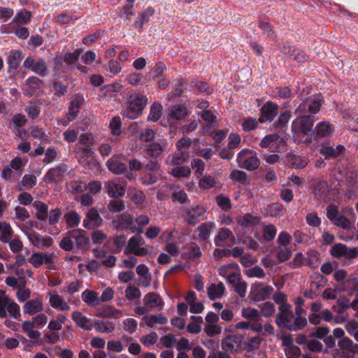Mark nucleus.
Here are the masks:
<instances>
[{
    "label": "nucleus",
    "mask_w": 358,
    "mask_h": 358,
    "mask_svg": "<svg viewBox=\"0 0 358 358\" xmlns=\"http://www.w3.org/2000/svg\"><path fill=\"white\" fill-rule=\"evenodd\" d=\"M106 165L108 170L115 174L123 173L127 170L125 164L113 158L107 161Z\"/></svg>",
    "instance_id": "32"
},
{
    "label": "nucleus",
    "mask_w": 358,
    "mask_h": 358,
    "mask_svg": "<svg viewBox=\"0 0 358 358\" xmlns=\"http://www.w3.org/2000/svg\"><path fill=\"white\" fill-rule=\"evenodd\" d=\"M147 326L152 327L155 324H166L168 322L167 317L162 314L147 315L143 317Z\"/></svg>",
    "instance_id": "37"
},
{
    "label": "nucleus",
    "mask_w": 358,
    "mask_h": 358,
    "mask_svg": "<svg viewBox=\"0 0 358 358\" xmlns=\"http://www.w3.org/2000/svg\"><path fill=\"white\" fill-rule=\"evenodd\" d=\"M278 106L273 102H267L261 108L259 122L272 121L278 115Z\"/></svg>",
    "instance_id": "13"
},
{
    "label": "nucleus",
    "mask_w": 358,
    "mask_h": 358,
    "mask_svg": "<svg viewBox=\"0 0 358 358\" xmlns=\"http://www.w3.org/2000/svg\"><path fill=\"white\" fill-rule=\"evenodd\" d=\"M33 206L36 209V218L41 221H46L48 218V207L41 201H36L33 203Z\"/></svg>",
    "instance_id": "34"
},
{
    "label": "nucleus",
    "mask_w": 358,
    "mask_h": 358,
    "mask_svg": "<svg viewBox=\"0 0 358 358\" xmlns=\"http://www.w3.org/2000/svg\"><path fill=\"white\" fill-rule=\"evenodd\" d=\"M326 210L327 217L332 223L341 215V213H339L338 207L334 204H329L327 207Z\"/></svg>",
    "instance_id": "59"
},
{
    "label": "nucleus",
    "mask_w": 358,
    "mask_h": 358,
    "mask_svg": "<svg viewBox=\"0 0 358 358\" xmlns=\"http://www.w3.org/2000/svg\"><path fill=\"white\" fill-rule=\"evenodd\" d=\"M14 232L10 224L5 221L0 220V241L7 243L13 238Z\"/></svg>",
    "instance_id": "26"
},
{
    "label": "nucleus",
    "mask_w": 358,
    "mask_h": 358,
    "mask_svg": "<svg viewBox=\"0 0 358 358\" xmlns=\"http://www.w3.org/2000/svg\"><path fill=\"white\" fill-rule=\"evenodd\" d=\"M138 234L129 238L128 244L124 251L125 255L133 254L136 256L143 257L148 254L149 251L145 248H141L145 244L144 239Z\"/></svg>",
    "instance_id": "7"
},
{
    "label": "nucleus",
    "mask_w": 358,
    "mask_h": 358,
    "mask_svg": "<svg viewBox=\"0 0 358 358\" xmlns=\"http://www.w3.org/2000/svg\"><path fill=\"white\" fill-rule=\"evenodd\" d=\"M242 338L237 335H229L222 341V348L224 351H236L241 347Z\"/></svg>",
    "instance_id": "14"
},
{
    "label": "nucleus",
    "mask_w": 358,
    "mask_h": 358,
    "mask_svg": "<svg viewBox=\"0 0 358 358\" xmlns=\"http://www.w3.org/2000/svg\"><path fill=\"white\" fill-rule=\"evenodd\" d=\"M227 239H229L232 243H235L236 238L232 231L227 228H221L215 237V244L216 246L222 247L224 246L223 242Z\"/></svg>",
    "instance_id": "21"
},
{
    "label": "nucleus",
    "mask_w": 358,
    "mask_h": 358,
    "mask_svg": "<svg viewBox=\"0 0 358 358\" xmlns=\"http://www.w3.org/2000/svg\"><path fill=\"white\" fill-rule=\"evenodd\" d=\"M307 324L308 322L306 317L296 316L294 322L292 323V324L289 327V331H299L305 327L307 325Z\"/></svg>",
    "instance_id": "53"
},
{
    "label": "nucleus",
    "mask_w": 358,
    "mask_h": 358,
    "mask_svg": "<svg viewBox=\"0 0 358 358\" xmlns=\"http://www.w3.org/2000/svg\"><path fill=\"white\" fill-rule=\"evenodd\" d=\"M82 299L90 306L94 307L99 304L98 294L92 290L84 291L82 294Z\"/></svg>",
    "instance_id": "35"
},
{
    "label": "nucleus",
    "mask_w": 358,
    "mask_h": 358,
    "mask_svg": "<svg viewBox=\"0 0 358 358\" xmlns=\"http://www.w3.org/2000/svg\"><path fill=\"white\" fill-rule=\"evenodd\" d=\"M334 129V126L329 122L318 123L314 129L316 137L322 138L329 135Z\"/></svg>",
    "instance_id": "28"
},
{
    "label": "nucleus",
    "mask_w": 358,
    "mask_h": 358,
    "mask_svg": "<svg viewBox=\"0 0 358 358\" xmlns=\"http://www.w3.org/2000/svg\"><path fill=\"white\" fill-rule=\"evenodd\" d=\"M67 171V166L65 164H61L55 168L50 169L46 173L45 179L48 182H57L63 176L64 174Z\"/></svg>",
    "instance_id": "18"
},
{
    "label": "nucleus",
    "mask_w": 358,
    "mask_h": 358,
    "mask_svg": "<svg viewBox=\"0 0 358 358\" xmlns=\"http://www.w3.org/2000/svg\"><path fill=\"white\" fill-rule=\"evenodd\" d=\"M162 113V106L159 102H154L150 108V114L148 120L154 122L159 120Z\"/></svg>",
    "instance_id": "39"
},
{
    "label": "nucleus",
    "mask_w": 358,
    "mask_h": 358,
    "mask_svg": "<svg viewBox=\"0 0 358 358\" xmlns=\"http://www.w3.org/2000/svg\"><path fill=\"white\" fill-rule=\"evenodd\" d=\"M43 310L42 301L40 299H35L29 300L24 305V312L29 315H33L35 313H39Z\"/></svg>",
    "instance_id": "22"
},
{
    "label": "nucleus",
    "mask_w": 358,
    "mask_h": 358,
    "mask_svg": "<svg viewBox=\"0 0 358 358\" xmlns=\"http://www.w3.org/2000/svg\"><path fill=\"white\" fill-rule=\"evenodd\" d=\"M72 234V230L69 231L59 242V247L64 251H71L74 248V239L72 237L73 236Z\"/></svg>",
    "instance_id": "42"
},
{
    "label": "nucleus",
    "mask_w": 358,
    "mask_h": 358,
    "mask_svg": "<svg viewBox=\"0 0 358 358\" xmlns=\"http://www.w3.org/2000/svg\"><path fill=\"white\" fill-rule=\"evenodd\" d=\"M229 178L243 185H250V177L244 171L238 169L233 170L231 172Z\"/></svg>",
    "instance_id": "31"
},
{
    "label": "nucleus",
    "mask_w": 358,
    "mask_h": 358,
    "mask_svg": "<svg viewBox=\"0 0 358 358\" xmlns=\"http://www.w3.org/2000/svg\"><path fill=\"white\" fill-rule=\"evenodd\" d=\"M206 212V208L201 205L186 208L185 210V217L187 219V224L189 225H195L199 222V218L203 215Z\"/></svg>",
    "instance_id": "12"
},
{
    "label": "nucleus",
    "mask_w": 358,
    "mask_h": 358,
    "mask_svg": "<svg viewBox=\"0 0 358 358\" xmlns=\"http://www.w3.org/2000/svg\"><path fill=\"white\" fill-rule=\"evenodd\" d=\"M353 343L352 341L347 337L339 341L338 343L339 348L348 355V358L352 357Z\"/></svg>",
    "instance_id": "48"
},
{
    "label": "nucleus",
    "mask_w": 358,
    "mask_h": 358,
    "mask_svg": "<svg viewBox=\"0 0 358 358\" xmlns=\"http://www.w3.org/2000/svg\"><path fill=\"white\" fill-rule=\"evenodd\" d=\"M54 257L55 254L53 252H34L31 255L28 261L30 264L33 265L34 267L39 268L43 264H52L53 263Z\"/></svg>",
    "instance_id": "11"
},
{
    "label": "nucleus",
    "mask_w": 358,
    "mask_h": 358,
    "mask_svg": "<svg viewBox=\"0 0 358 358\" xmlns=\"http://www.w3.org/2000/svg\"><path fill=\"white\" fill-rule=\"evenodd\" d=\"M166 70V66L162 62H157L151 71L153 74L152 78H159L163 77L164 72Z\"/></svg>",
    "instance_id": "58"
},
{
    "label": "nucleus",
    "mask_w": 358,
    "mask_h": 358,
    "mask_svg": "<svg viewBox=\"0 0 358 358\" xmlns=\"http://www.w3.org/2000/svg\"><path fill=\"white\" fill-rule=\"evenodd\" d=\"M260 222V218L257 216H254L250 213H247L243 217L237 218V222L239 225L243 227H250L257 225Z\"/></svg>",
    "instance_id": "29"
},
{
    "label": "nucleus",
    "mask_w": 358,
    "mask_h": 358,
    "mask_svg": "<svg viewBox=\"0 0 358 358\" xmlns=\"http://www.w3.org/2000/svg\"><path fill=\"white\" fill-rule=\"evenodd\" d=\"M24 66L41 76L43 77L48 75V67L43 59H34L31 57H29L24 60Z\"/></svg>",
    "instance_id": "8"
},
{
    "label": "nucleus",
    "mask_w": 358,
    "mask_h": 358,
    "mask_svg": "<svg viewBox=\"0 0 358 358\" xmlns=\"http://www.w3.org/2000/svg\"><path fill=\"white\" fill-rule=\"evenodd\" d=\"M245 274L249 278L257 277L262 278L265 277V273L264 270L258 266L247 269L245 271Z\"/></svg>",
    "instance_id": "64"
},
{
    "label": "nucleus",
    "mask_w": 358,
    "mask_h": 358,
    "mask_svg": "<svg viewBox=\"0 0 358 358\" xmlns=\"http://www.w3.org/2000/svg\"><path fill=\"white\" fill-rule=\"evenodd\" d=\"M215 228L214 223L211 222H203L200 224L196 230L199 232L198 236L202 241H206L209 238L212 230Z\"/></svg>",
    "instance_id": "30"
},
{
    "label": "nucleus",
    "mask_w": 358,
    "mask_h": 358,
    "mask_svg": "<svg viewBox=\"0 0 358 358\" xmlns=\"http://www.w3.org/2000/svg\"><path fill=\"white\" fill-rule=\"evenodd\" d=\"M1 294L2 296L0 297V317L5 318L8 312L10 317L18 319L20 317V306L6 296L4 292L1 291Z\"/></svg>",
    "instance_id": "3"
},
{
    "label": "nucleus",
    "mask_w": 358,
    "mask_h": 358,
    "mask_svg": "<svg viewBox=\"0 0 358 358\" xmlns=\"http://www.w3.org/2000/svg\"><path fill=\"white\" fill-rule=\"evenodd\" d=\"M31 19V13L25 9L18 13L13 20L16 24H27Z\"/></svg>",
    "instance_id": "52"
},
{
    "label": "nucleus",
    "mask_w": 358,
    "mask_h": 358,
    "mask_svg": "<svg viewBox=\"0 0 358 358\" xmlns=\"http://www.w3.org/2000/svg\"><path fill=\"white\" fill-rule=\"evenodd\" d=\"M294 315H276L275 317V323L280 329H287L289 330V327L292 324L291 320L293 318Z\"/></svg>",
    "instance_id": "49"
},
{
    "label": "nucleus",
    "mask_w": 358,
    "mask_h": 358,
    "mask_svg": "<svg viewBox=\"0 0 358 358\" xmlns=\"http://www.w3.org/2000/svg\"><path fill=\"white\" fill-rule=\"evenodd\" d=\"M145 171L159 173L161 171L160 164L157 159L151 158L143 167Z\"/></svg>",
    "instance_id": "61"
},
{
    "label": "nucleus",
    "mask_w": 358,
    "mask_h": 358,
    "mask_svg": "<svg viewBox=\"0 0 358 358\" xmlns=\"http://www.w3.org/2000/svg\"><path fill=\"white\" fill-rule=\"evenodd\" d=\"M83 103L84 97L83 95L80 94H76L74 95L67 113L68 122H71L76 117L78 113L79 112V110L83 106Z\"/></svg>",
    "instance_id": "17"
},
{
    "label": "nucleus",
    "mask_w": 358,
    "mask_h": 358,
    "mask_svg": "<svg viewBox=\"0 0 358 358\" xmlns=\"http://www.w3.org/2000/svg\"><path fill=\"white\" fill-rule=\"evenodd\" d=\"M144 304L151 308L155 307H162L164 301L161 296L155 292H150L143 298Z\"/></svg>",
    "instance_id": "25"
},
{
    "label": "nucleus",
    "mask_w": 358,
    "mask_h": 358,
    "mask_svg": "<svg viewBox=\"0 0 358 358\" xmlns=\"http://www.w3.org/2000/svg\"><path fill=\"white\" fill-rule=\"evenodd\" d=\"M42 83L43 80L37 77L32 76L28 78L25 83L28 93L30 94L35 93L41 87Z\"/></svg>",
    "instance_id": "45"
},
{
    "label": "nucleus",
    "mask_w": 358,
    "mask_h": 358,
    "mask_svg": "<svg viewBox=\"0 0 358 358\" xmlns=\"http://www.w3.org/2000/svg\"><path fill=\"white\" fill-rule=\"evenodd\" d=\"M333 224L343 229H350L351 228L350 220L341 214L336 219Z\"/></svg>",
    "instance_id": "63"
},
{
    "label": "nucleus",
    "mask_w": 358,
    "mask_h": 358,
    "mask_svg": "<svg viewBox=\"0 0 358 358\" xmlns=\"http://www.w3.org/2000/svg\"><path fill=\"white\" fill-rule=\"evenodd\" d=\"M72 320L76 323L78 327L85 330L90 331L92 329L90 320L79 311H74L72 313Z\"/></svg>",
    "instance_id": "24"
},
{
    "label": "nucleus",
    "mask_w": 358,
    "mask_h": 358,
    "mask_svg": "<svg viewBox=\"0 0 358 358\" xmlns=\"http://www.w3.org/2000/svg\"><path fill=\"white\" fill-rule=\"evenodd\" d=\"M224 286L222 282L218 283L217 285L211 284L208 287V294L211 300L220 298L224 292Z\"/></svg>",
    "instance_id": "36"
},
{
    "label": "nucleus",
    "mask_w": 358,
    "mask_h": 358,
    "mask_svg": "<svg viewBox=\"0 0 358 358\" xmlns=\"http://www.w3.org/2000/svg\"><path fill=\"white\" fill-rule=\"evenodd\" d=\"M49 301L50 306L55 309H58L62 311L69 310L70 309L69 305L57 293H50Z\"/></svg>",
    "instance_id": "23"
},
{
    "label": "nucleus",
    "mask_w": 358,
    "mask_h": 358,
    "mask_svg": "<svg viewBox=\"0 0 358 358\" xmlns=\"http://www.w3.org/2000/svg\"><path fill=\"white\" fill-rule=\"evenodd\" d=\"M345 150V147L342 145H338L335 148L332 146L322 145L319 152L324 156L325 159H331L338 157Z\"/></svg>",
    "instance_id": "20"
},
{
    "label": "nucleus",
    "mask_w": 358,
    "mask_h": 358,
    "mask_svg": "<svg viewBox=\"0 0 358 358\" xmlns=\"http://www.w3.org/2000/svg\"><path fill=\"white\" fill-rule=\"evenodd\" d=\"M191 165L192 169H196L195 174L198 178H200L203 176L205 169V164L201 159H194L191 163Z\"/></svg>",
    "instance_id": "62"
},
{
    "label": "nucleus",
    "mask_w": 358,
    "mask_h": 358,
    "mask_svg": "<svg viewBox=\"0 0 358 358\" xmlns=\"http://www.w3.org/2000/svg\"><path fill=\"white\" fill-rule=\"evenodd\" d=\"M34 324L33 322L24 321L22 324V331L27 334L29 338L33 341L37 342L41 337V333L38 330H34Z\"/></svg>",
    "instance_id": "27"
},
{
    "label": "nucleus",
    "mask_w": 358,
    "mask_h": 358,
    "mask_svg": "<svg viewBox=\"0 0 358 358\" xmlns=\"http://www.w3.org/2000/svg\"><path fill=\"white\" fill-rule=\"evenodd\" d=\"M112 223L117 230L129 229L132 233L137 234H141L143 231V228L133 225V217L128 213H123L116 216Z\"/></svg>",
    "instance_id": "6"
},
{
    "label": "nucleus",
    "mask_w": 358,
    "mask_h": 358,
    "mask_svg": "<svg viewBox=\"0 0 358 358\" xmlns=\"http://www.w3.org/2000/svg\"><path fill=\"white\" fill-rule=\"evenodd\" d=\"M273 290V289L270 286L259 285L251 290L250 296L252 299L255 301H264L269 298Z\"/></svg>",
    "instance_id": "16"
},
{
    "label": "nucleus",
    "mask_w": 358,
    "mask_h": 358,
    "mask_svg": "<svg viewBox=\"0 0 358 358\" xmlns=\"http://www.w3.org/2000/svg\"><path fill=\"white\" fill-rule=\"evenodd\" d=\"M164 150V147L160 143H152L147 147L145 152L150 157L157 159L162 154Z\"/></svg>",
    "instance_id": "38"
},
{
    "label": "nucleus",
    "mask_w": 358,
    "mask_h": 358,
    "mask_svg": "<svg viewBox=\"0 0 358 358\" xmlns=\"http://www.w3.org/2000/svg\"><path fill=\"white\" fill-rule=\"evenodd\" d=\"M21 59V52L20 51H12L8 57L9 69H16L19 66Z\"/></svg>",
    "instance_id": "47"
},
{
    "label": "nucleus",
    "mask_w": 358,
    "mask_h": 358,
    "mask_svg": "<svg viewBox=\"0 0 358 358\" xmlns=\"http://www.w3.org/2000/svg\"><path fill=\"white\" fill-rule=\"evenodd\" d=\"M73 238L76 243V248L80 250L82 252H87L90 248V239L87 236L85 231L77 229H73Z\"/></svg>",
    "instance_id": "9"
},
{
    "label": "nucleus",
    "mask_w": 358,
    "mask_h": 358,
    "mask_svg": "<svg viewBox=\"0 0 358 358\" xmlns=\"http://www.w3.org/2000/svg\"><path fill=\"white\" fill-rule=\"evenodd\" d=\"M27 234L29 241L36 247L50 246L52 244V238L50 236L43 237L33 230H30Z\"/></svg>",
    "instance_id": "19"
},
{
    "label": "nucleus",
    "mask_w": 358,
    "mask_h": 358,
    "mask_svg": "<svg viewBox=\"0 0 358 358\" xmlns=\"http://www.w3.org/2000/svg\"><path fill=\"white\" fill-rule=\"evenodd\" d=\"M238 166L248 171H255L259 166L257 152L249 149L242 150L237 157Z\"/></svg>",
    "instance_id": "2"
},
{
    "label": "nucleus",
    "mask_w": 358,
    "mask_h": 358,
    "mask_svg": "<svg viewBox=\"0 0 358 358\" xmlns=\"http://www.w3.org/2000/svg\"><path fill=\"white\" fill-rule=\"evenodd\" d=\"M217 204L224 210H229L231 208V201L229 197L222 194L215 197Z\"/></svg>",
    "instance_id": "56"
},
{
    "label": "nucleus",
    "mask_w": 358,
    "mask_h": 358,
    "mask_svg": "<svg viewBox=\"0 0 358 358\" xmlns=\"http://www.w3.org/2000/svg\"><path fill=\"white\" fill-rule=\"evenodd\" d=\"M261 313L265 317L272 316L275 311V306L271 302H265L259 306Z\"/></svg>",
    "instance_id": "57"
},
{
    "label": "nucleus",
    "mask_w": 358,
    "mask_h": 358,
    "mask_svg": "<svg viewBox=\"0 0 358 358\" xmlns=\"http://www.w3.org/2000/svg\"><path fill=\"white\" fill-rule=\"evenodd\" d=\"M104 189L110 198L117 199L125 194L126 189L122 185L113 180L106 181L104 184Z\"/></svg>",
    "instance_id": "15"
},
{
    "label": "nucleus",
    "mask_w": 358,
    "mask_h": 358,
    "mask_svg": "<svg viewBox=\"0 0 358 358\" xmlns=\"http://www.w3.org/2000/svg\"><path fill=\"white\" fill-rule=\"evenodd\" d=\"M80 218V216L76 211L68 212L64 215V219L69 228H75L78 226Z\"/></svg>",
    "instance_id": "41"
},
{
    "label": "nucleus",
    "mask_w": 358,
    "mask_h": 358,
    "mask_svg": "<svg viewBox=\"0 0 358 358\" xmlns=\"http://www.w3.org/2000/svg\"><path fill=\"white\" fill-rule=\"evenodd\" d=\"M315 118L310 115H299L292 123V131L294 134H302L304 136H312L315 134L313 129Z\"/></svg>",
    "instance_id": "1"
},
{
    "label": "nucleus",
    "mask_w": 358,
    "mask_h": 358,
    "mask_svg": "<svg viewBox=\"0 0 358 358\" xmlns=\"http://www.w3.org/2000/svg\"><path fill=\"white\" fill-rule=\"evenodd\" d=\"M189 152L183 150H178L173 155L171 164L173 166H179L185 162L189 158Z\"/></svg>",
    "instance_id": "40"
},
{
    "label": "nucleus",
    "mask_w": 358,
    "mask_h": 358,
    "mask_svg": "<svg viewBox=\"0 0 358 358\" xmlns=\"http://www.w3.org/2000/svg\"><path fill=\"white\" fill-rule=\"evenodd\" d=\"M136 273L138 275L143 278V281L141 283L142 286L148 287L151 282V276L148 273V268L145 264H140L136 267Z\"/></svg>",
    "instance_id": "43"
},
{
    "label": "nucleus",
    "mask_w": 358,
    "mask_h": 358,
    "mask_svg": "<svg viewBox=\"0 0 358 358\" xmlns=\"http://www.w3.org/2000/svg\"><path fill=\"white\" fill-rule=\"evenodd\" d=\"M141 293L139 289L134 286H129L125 289L126 298L129 301L138 299L141 297Z\"/></svg>",
    "instance_id": "55"
},
{
    "label": "nucleus",
    "mask_w": 358,
    "mask_h": 358,
    "mask_svg": "<svg viewBox=\"0 0 358 358\" xmlns=\"http://www.w3.org/2000/svg\"><path fill=\"white\" fill-rule=\"evenodd\" d=\"M241 315L245 319L252 320L255 321H259L261 320L259 312L255 308H244L242 310Z\"/></svg>",
    "instance_id": "51"
},
{
    "label": "nucleus",
    "mask_w": 358,
    "mask_h": 358,
    "mask_svg": "<svg viewBox=\"0 0 358 358\" xmlns=\"http://www.w3.org/2000/svg\"><path fill=\"white\" fill-rule=\"evenodd\" d=\"M304 92L305 90H303L301 94V100L302 102L295 110L294 113L297 114L299 113H303L306 110H308L310 114H315L318 113L322 106V100L315 96L305 97L303 95Z\"/></svg>",
    "instance_id": "5"
},
{
    "label": "nucleus",
    "mask_w": 358,
    "mask_h": 358,
    "mask_svg": "<svg viewBox=\"0 0 358 358\" xmlns=\"http://www.w3.org/2000/svg\"><path fill=\"white\" fill-rule=\"evenodd\" d=\"M131 100L127 109V117L129 119H136L142 114L144 107L148 103V98L141 94L131 96Z\"/></svg>",
    "instance_id": "4"
},
{
    "label": "nucleus",
    "mask_w": 358,
    "mask_h": 358,
    "mask_svg": "<svg viewBox=\"0 0 358 358\" xmlns=\"http://www.w3.org/2000/svg\"><path fill=\"white\" fill-rule=\"evenodd\" d=\"M187 107L182 104L173 106L171 108L170 116L175 120H182L188 115Z\"/></svg>",
    "instance_id": "33"
},
{
    "label": "nucleus",
    "mask_w": 358,
    "mask_h": 358,
    "mask_svg": "<svg viewBox=\"0 0 358 358\" xmlns=\"http://www.w3.org/2000/svg\"><path fill=\"white\" fill-rule=\"evenodd\" d=\"M147 173L140 178V180L142 184L145 185H152L157 182V173L155 172L146 171Z\"/></svg>",
    "instance_id": "54"
},
{
    "label": "nucleus",
    "mask_w": 358,
    "mask_h": 358,
    "mask_svg": "<svg viewBox=\"0 0 358 358\" xmlns=\"http://www.w3.org/2000/svg\"><path fill=\"white\" fill-rule=\"evenodd\" d=\"M103 223V220L94 208H90L86 214L83 220V227L87 229H93L100 227Z\"/></svg>",
    "instance_id": "10"
},
{
    "label": "nucleus",
    "mask_w": 358,
    "mask_h": 358,
    "mask_svg": "<svg viewBox=\"0 0 358 358\" xmlns=\"http://www.w3.org/2000/svg\"><path fill=\"white\" fill-rule=\"evenodd\" d=\"M107 209L113 213H120L125 209V204L122 200L115 199L107 204Z\"/></svg>",
    "instance_id": "46"
},
{
    "label": "nucleus",
    "mask_w": 358,
    "mask_h": 358,
    "mask_svg": "<svg viewBox=\"0 0 358 358\" xmlns=\"http://www.w3.org/2000/svg\"><path fill=\"white\" fill-rule=\"evenodd\" d=\"M96 331L102 333H110L115 329V324L108 321L96 320L94 323Z\"/></svg>",
    "instance_id": "44"
},
{
    "label": "nucleus",
    "mask_w": 358,
    "mask_h": 358,
    "mask_svg": "<svg viewBox=\"0 0 358 358\" xmlns=\"http://www.w3.org/2000/svg\"><path fill=\"white\" fill-rule=\"evenodd\" d=\"M69 190L73 194L82 193L87 189V185L82 181H71L67 184Z\"/></svg>",
    "instance_id": "50"
},
{
    "label": "nucleus",
    "mask_w": 358,
    "mask_h": 358,
    "mask_svg": "<svg viewBox=\"0 0 358 358\" xmlns=\"http://www.w3.org/2000/svg\"><path fill=\"white\" fill-rule=\"evenodd\" d=\"M345 250H346V245L343 243H336L331 249V255L337 259L343 257Z\"/></svg>",
    "instance_id": "60"
}]
</instances>
